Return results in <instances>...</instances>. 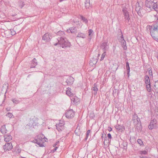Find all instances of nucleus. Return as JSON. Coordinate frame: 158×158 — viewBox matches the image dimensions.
<instances>
[{
    "label": "nucleus",
    "instance_id": "1",
    "mask_svg": "<svg viewBox=\"0 0 158 158\" xmlns=\"http://www.w3.org/2000/svg\"><path fill=\"white\" fill-rule=\"evenodd\" d=\"M58 42L54 44V45L56 46L57 45H60V46L62 48H66L67 47H70V44L69 42L66 38L64 37L60 39H57Z\"/></svg>",
    "mask_w": 158,
    "mask_h": 158
},
{
    "label": "nucleus",
    "instance_id": "2",
    "mask_svg": "<svg viewBox=\"0 0 158 158\" xmlns=\"http://www.w3.org/2000/svg\"><path fill=\"white\" fill-rule=\"evenodd\" d=\"M146 29L148 32H149L151 35L153 36L156 39L155 37V32H158V20L154 25L148 26L146 27Z\"/></svg>",
    "mask_w": 158,
    "mask_h": 158
},
{
    "label": "nucleus",
    "instance_id": "3",
    "mask_svg": "<svg viewBox=\"0 0 158 158\" xmlns=\"http://www.w3.org/2000/svg\"><path fill=\"white\" fill-rule=\"evenodd\" d=\"M70 98L71 101V103L76 105H77L80 101V99L79 98H78L73 94L70 95Z\"/></svg>",
    "mask_w": 158,
    "mask_h": 158
},
{
    "label": "nucleus",
    "instance_id": "4",
    "mask_svg": "<svg viewBox=\"0 0 158 158\" xmlns=\"http://www.w3.org/2000/svg\"><path fill=\"white\" fill-rule=\"evenodd\" d=\"M156 0H146L145 2V6L150 9V10H152L153 6Z\"/></svg>",
    "mask_w": 158,
    "mask_h": 158
},
{
    "label": "nucleus",
    "instance_id": "5",
    "mask_svg": "<svg viewBox=\"0 0 158 158\" xmlns=\"http://www.w3.org/2000/svg\"><path fill=\"white\" fill-rule=\"evenodd\" d=\"M157 121L155 119H153L151 120L149 125L148 126V128L149 129L151 130L154 128H157Z\"/></svg>",
    "mask_w": 158,
    "mask_h": 158
},
{
    "label": "nucleus",
    "instance_id": "6",
    "mask_svg": "<svg viewBox=\"0 0 158 158\" xmlns=\"http://www.w3.org/2000/svg\"><path fill=\"white\" fill-rule=\"evenodd\" d=\"M13 146L11 143H6L3 146V148L5 151L11 150Z\"/></svg>",
    "mask_w": 158,
    "mask_h": 158
},
{
    "label": "nucleus",
    "instance_id": "7",
    "mask_svg": "<svg viewBox=\"0 0 158 158\" xmlns=\"http://www.w3.org/2000/svg\"><path fill=\"white\" fill-rule=\"evenodd\" d=\"M74 115V113L72 110H68L65 114V116L68 118H71L73 117Z\"/></svg>",
    "mask_w": 158,
    "mask_h": 158
},
{
    "label": "nucleus",
    "instance_id": "8",
    "mask_svg": "<svg viewBox=\"0 0 158 158\" xmlns=\"http://www.w3.org/2000/svg\"><path fill=\"white\" fill-rule=\"evenodd\" d=\"M42 140V137H40L37 138V139L34 140L32 142L38 144L40 147H43L44 146L43 143L41 142Z\"/></svg>",
    "mask_w": 158,
    "mask_h": 158
},
{
    "label": "nucleus",
    "instance_id": "9",
    "mask_svg": "<svg viewBox=\"0 0 158 158\" xmlns=\"http://www.w3.org/2000/svg\"><path fill=\"white\" fill-rule=\"evenodd\" d=\"M101 48L103 50V51L106 52L109 48V46L108 44L107 41L102 43L101 45Z\"/></svg>",
    "mask_w": 158,
    "mask_h": 158
},
{
    "label": "nucleus",
    "instance_id": "10",
    "mask_svg": "<svg viewBox=\"0 0 158 158\" xmlns=\"http://www.w3.org/2000/svg\"><path fill=\"white\" fill-rule=\"evenodd\" d=\"M120 31V34L118 35L117 38L119 42L122 43L124 40L123 34L120 29L119 30Z\"/></svg>",
    "mask_w": 158,
    "mask_h": 158
},
{
    "label": "nucleus",
    "instance_id": "11",
    "mask_svg": "<svg viewBox=\"0 0 158 158\" xmlns=\"http://www.w3.org/2000/svg\"><path fill=\"white\" fill-rule=\"evenodd\" d=\"M74 78L72 77H69L66 81V82L68 85H71L72 84L74 81Z\"/></svg>",
    "mask_w": 158,
    "mask_h": 158
},
{
    "label": "nucleus",
    "instance_id": "12",
    "mask_svg": "<svg viewBox=\"0 0 158 158\" xmlns=\"http://www.w3.org/2000/svg\"><path fill=\"white\" fill-rule=\"evenodd\" d=\"M4 140L6 142L10 141L12 139V137L10 135L8 134L4 136Z\"/></svg>",
    "mask_w": 158,
    "mask_h": 158
},
{
    "label": "nucleus",
    "instance_id": "13",
    "mask_svg": "<svg viewBox=\"0 0 158 158\" xmlns=\"http://www.w3.org/2000/svg\"><path fill=\"white\" fill-rule=\"evenodd\" d=\"M92 93L94 95H96L97 93L98 89L97 88V84L96 83L94 84L92 88Z\"/></svg>",
    "mask_w": 158,
    "mask_h": 158
},
{
    "label": "nucleus",
    "instance_id": "14",
    "mask_svg": "<svg viewBox=\"0 0 158 158\" xmlns=\"http://www.w3.org/2000/svg\"><path fill=\"white\" fill-rule=\"evenodd\" d=\"M43 40L45 41V42H48L50 40V37H49V34L48 33H45L42 37Z\"/></svg>",
    "mask_w": 158,
    "mask_h": 158
},
{
    "label": "nucleus",
    "instance_id": "15",
    "mask_svg": "<svg viewBox=\"0 0 158 158\" xmlns=\"http://www.w3.org/2000/svg\"><path fill=\"white\" fill-rule=\"evenodd\" d=\"M144 81L145 84L149 85V84H151L150 79L148 75H146L144 77Z\"/></svg>",
    "mask_w": 158,
    "mask_h": 158
},
{
    "label": "nucleus",
    "instance_id": "16",
    "mask_svg": "<svg viewBox=\"0 0 158 158\" xmlns=\"http://www.w3.org/2000/svg\"><path fill=\"white\" fill-rule=\"evenodd\" d=\"M56 35L58 36H59L60 37H58L57 39H60L61 38H63L64 37V31H59L56 33Z\"/></svg>",
    "mask_w": 158,
    "mask_h": 158
},
{
    "label": "nucleus",
    "instance_id": "17",
    "mask_svg": "<svg viewBox=\"0 0 158 158\" xmlns=\"http://www.w3.org/2000/svg\"><path fill=\"white\" fill-rule=\"evenodd\" d=\"M98 60L94 58H92L89 61V64L90 66H93V65H94L97 63Z\"/></svg>",
    "mask_w": 158,
    "mask_h": 158
},
{
    "label": "nucleus",
    "instance_id": "18",
    "mask_svg": "<svg viewBox=\"0 0 158 158\" xmlns=\"http://www.w3.org/2000/svg\"><path fill=\"white\" fill-rule=\"evenodd\" d=\"M153 88L155 92L158 93V81L155 82Z\"/></svg>",
    "mask_w": 158,
    "mask_h": 158
},
{
    "label": "nucleus",
    "instance_id": "19",
    "mask_svg": "<svg viewBox=\"0 0 158 158\" xmlns=\"http://www.w3.org/2000/svg\"><path fill=\"white\" fill-rule=\"evenodd\" d=\"M1 132L3 134H4L6 132L7 130L6 128L5 125L2 126L0 129Z\"/></svg>",
    "mask_w": 158,
    "mask_h": 158
},
{
    "label": "nucleus",
    "instance_id": "20",
    "mask_svg": "<svg viewBox=\"0 0 158 158\" xmlns=\"http://www.w3.org/2000/svg\"><path fill=\"white\" fill-rule=\"evenodd\" d=\"M142 128L141 124H136L135 129L138 130V131H141Z\"/></svg>",
    "mask_w": 158,
    "mask_h": 158
},
{
    "label": "nucleus",
    "instance_id": "21",
    "mask_svg": "<svg viewBox=\"0 0 158 158\" xmlns=\"http://www.w3.org/2000/svg\"><path fill=\"white\" fill-rule=\"evenodd\" d=\"M142 9H140V8H139V7H135V10L137 12L138 15L140 16H142L141 13Z\"/></svg>",
    "mask_w": 158,
    "mask_h": 158
},
{
    "label": "nucleus",
    "instance_id": "22",
    "mask_svg": "<svg viewBox=\"0 0 158 158\" xmlns=\"http://www.w3.org/2000/svg\"><path fill=\"white\" fill-rule=\"evenodd\" d=\"M135 7H139L140 9H142L143 7V3L141 2H138L135 4Z\"/></svg>",
    "mask_w": 158,
    "mask_h": 158
},
{
    "label": "nucleus",
    "instance_id": "23",
    "mask_svg": "<svg viewBox=\"0 0 158 158\" xmlns=\"http://www.w3.org/2000/svg\"><path fill=\"white\" fill-rule=\"evenodd\" d=\"M69 30L72 33H75L77 32V28L76 27H72L69 28Z\"/></svg>",
    "mask_w": 158,
    "mask_h": 158
},
{
    "label": "nucleus",
    "instance_id": "24",
    "mask_svg": "<svg viewBox=\"0 0 158 158\" xmlns=\"http://www.w3.org/2000/svg\"><path fill=\"white\" fill-rule=\"evenodd\" d=\"M77 37H81L82 38H85V35L84 33L79 32L78 33L77 36Z\"/></svg>",
    "mask_w": 158,
    "mask_h": 158
},
{
    "label": "nucleus",
    "instance_id": "25",
    "mask_svg": "<svg viewBox=\"0 0 158 158\" xmlns=\"http://www.w3.org/2000/svg\"><path fill=\"white\" fill-rule=\"evenodd\" d=\"M126 66L127 69V74H129L130 72V68L129 65V64L128 62H126Z\"/></svg>",
    "mask_w": 158,
    "mask_h": 158
},
{
    "label": "nucleus",
    "instance_id": "26",
    "mask_svg": "<svg viewBox=\"0 0 158 158\" xmlns=\"http://www.w3.org/2000/svg\"><path fill=\"white\" fill-rule=\"evenodd\" d=\"M152 10H158V3L156 1L155 2Z\"/></svg>",
    "mask_w": 158,
    "mask_h": 158
},
{
    "label": "nucleus",
    "instance_id": "27",
    "mask_svg": "<svg viewBox=\"0 0 158 158\" xmlns=\"http://www.w3.org/2000/svg\"><path fill=\"white\" fill-rule=\"evenodd\" d=\"M121 44L123 49L125 50H127V47L126 45V43L125 40H124L123 41Z\"/></svg>",
    "mask_w": 158,
    "mask_h": 158
},
{
    "label": "nucleus",
    "instance_id": "28",
    "mask_svg": "<svg viewBox=\"0 0 158 158\" xmlns=\"http://www.w3.org/2000/svg\"><path fill=\"white\" fill-rule=\"evenodd\" d=\"M151 84H149V85H148L147 84H146V88L147 89V91L148 92H150L152 90V88L151 86Z\"/></svg>",
    "mask_w": 158,
    "mask_h": 158
},
{
    "label": "nucleus",
    "instance_id": "29",
    "mask_svg": "<svg viewBox=\"0 0 158 158\" xmlns=\"http://www.w3.org/2000/svg\"><path fill=\"white\" fill-rule=\"evenodd\" d=\"M64 125V122L63 121H61L60 122V123L58 124H56V127H59V126L60 127L62 128L63 126Z\"/></svg>",
    "mask_w": 158,
    "mask_h": 158
},
{
    "label": "nucleus",
    "instance_id": "30",
    "mask_svg": "<svg viewBox=\"0 0 158 158\" xmlns=\"http://www.w3.org/2000/svg\"><path fill=\"white\" fill-rule=\"evenodd\" d=\"M134 123L135 124H141L140 118L139 117L135 121H134Z\"/></svg>",
    "mask_w": 158,
    "mask_h": 158
},
{
    "label": "nucleus",
    "instance_id": "31",
    "mask_svg": "<svg viewBox=\"0 0 158 158\" xmlns=\"http://www.w3.org/2000/svg\"><path fill=\"white\" fill-rule=\"evenodd\" d=\"M70 88H67V90L66 91V94L68 96L70 97V95L72 94L71 93V92L70 91Z\"/></svg>",
    "mask_w": 158,
    "mask_h": 158
},
{
    "label": "nucleus",
    "instance_id": "32",
    "mask_svg": "<svg viewBox=\"0 0 158 158\" xmlns=\"http://www.w3.org/2000/svg\"><path fill=\"white\" fill-rule=\"evenodd\" d=\"M81 20L82 21H83V22H84L86 24L88 22V20L86 18L82 16H81Z\"/></svg>",
    "mask_w": 158,
    "mask_h": 158
},
{
    "label": "nucleus",
    "instance_id": "33",
    "mask_svg": "<svg viewBox=\"0 0 158 158\" xmlns=\"http://www.w3.org/2000/svg\"><path fill=\"white\" fill-rule=\"evenodd\" d=\"M106 52L103 51V52L102 54L101 57V59H100V61H102L104 59L105 57V56L106 55Z\"/></svg>",
    "mask_w": 158,
    "mask_h": 158
},
{
    "label": "nucleus",
    "instance_id": "34",
    "mask_svg": "<svg viewBox=\"0 0 158 158\" xmlns=\"http://www.w3.org/2000/svg\"><path fill=\"white\" fill-rule=\"evenodd\" d=\"M93 32V31L90 29H89L88 31L89 36V39L90 40L91 39V34Z\"/></svg>",
    "mask_w": 158,
    "mask_h": 158
},
{
    "label": "nucleus",
    "instance_id": "35",
    "mask_svg": "<svg viewBox=\"0 0 158 158\" xmlns=\"http://www.w3.org/2000/svg\"><path fill=\"white\" fill-rule=\"evenodd\" d=\"M138 117V116L137 114H134L133 115L132 120L134 121H135L136 119Z\"/></svg>",
    "mask_w": 158,
    "mask_h": 158
},
{
    "label": "nucleus",
    "instance_id": "36",
    "mask_svg": "<svg viewBox=\"0 0 158 158\" xmlns=\"http://www.w3.org/2000/svg\"><path fill=\"white\" fill-rule=\"evenodd\" d=\"M90 130H89L87 131V132H86V137L85 139V140H87V139L88 136L89 135V134L90 132Z\"/></svg>",
    "mask_w": 158,
    "mask_h": 158
},
{
    "label": "nucleus",
    "instance_id": "37",
    "mask_svg": "<svg viewBox=\"0 0 158 158\" xmlns=\"http://www.w3.org/2000/svg\"><path fill=\"white\" fill-rule=\"evenodd\" d=\"M139 154L141 155H142L143 154L146 155V154H147V152L145 150L141 151H139Z\"/></svg>",
    "mask_w": 158,
    "mask_h": 158
},
{
    "label": "nucleus",
    "instance_id": "38",
    "mask_svg": "<svg viewBox=\"0 0 158 158\" xmlns=\"http://www.w3.org/2000/svg\"><path fill=\"white\" fill-rule=\"evenodd\" d=\"M6 116L9 117L10 118H11L13 116V115L12 113L8 112L6 114Z\"/></svg>",
    "mask_w": 158,
    "mask_h": 158
},
{
    "label": "nucleus",
    "instance_id": "39",
    "mask_svg": "<svg viewBox=\"0 0 158 158\" xmlns=\"http://www.w3.org/2000/svg\"><path fill=\"white\" fill-rule=\"evenodd\" d=\"M124 18L126 20V21L128 23L130 20V18H129V15H127V16L124 17Z\"/></svg>",
    "mask_w": 158,
    "mask_h": 158
},
{
    "label": "nucleus",
    "instance_id": "40",
    "mask_svg": "<svg viewBox=\"0 0 158 158\" xmlns=\"http://www.w3.org/2000/svg\"><path fill=\"white\" fill-rule=\"evenodd\" d=\"M148 74H149L150 76H152V71L151 69V68H149L148 69Z\"/></svg>",
    "mask_w": 158,
    "mask_h": 158
},
{
    "label": "nucleus",
    "instance_id": "41",
    "mask_svg": "<svg viewBox=\"0 0 158 158\" xmlns=\"http://www.w3.org/2000/svg\"><path fill=\"white\" fill-rule=\"evenodd\" d=\"M31 63L34 64L35 65H37V60L35 58H34L32 60Z\"/></svg>",
    "mask_w": 158,
    "mask_h": 158
},
{
    "label": "nucleus",
    "instance_id": "42",
    "mask_svg": "<svg viewBox=\"0 0 158 158\" xmlns=\"http://www.w3.org/2000/svg\"><path fill=\"white\" fill-rule=\"evenodd\" d=\"M12 101L13 102L16 104H17L19 103V100L15 99H12Z\"/></svg>",
    "mask_w": 158,
    "mask_h": 158
},
{
    "label": "nucleus",
    "instance_id": "43",
    "mask_svg": "<svg viewBox=\"0 0 158 158\" xmlns=\"http://www.w3.org/2000/svg\"><path fill=\"white\" fill-rule=\"evenodd\" d=\"M122 126L119 125H117L115 126V128L116 129L119 130L122 129Z\"/></svg>",
    "mask_w": 158,
    "mask_h": 158
},
{
    "label": "nucleus",
    "instance_id": "44",
    "mask_svg": "<svg viewBox=\"0 0 158 158\" xmlns=\"http://www.w3.org/2000/svg\"><path fill=\"white\" fill-rule=\"evenodd\" d=\"M137 142L138 143L140 144V145H143V143L142 140L140 139H138L137 140Z\"/></svg>",
    "mask_w": 158,
    "mask_h": 158
},
{
    "label": "nucleus",
    "instance_id": "45",
    "mask_svg": "<svg viewBox=\"0 0 158 158\" xmlns=\"http://www.w3.org/2000/svg\"><path fill=\"white\" fill-rule=\"evenodd\" d=\"M122 11L123 12V13L128 12L127 8L125 7L123 8Z\"/></svg>",
    "mask_w": 158,
    "mask_h": 158
},
{
    "label": "nucleus",
    "instance_id": "46",
    "mask_svg": "<svg viewBox=\"0 0 158 158\" xmlns=\"http://www.w3.org/2000/svg\"><path fill=\"white\" fill-rule=\"evenodd\" d=\"M122 11L123 12V13L128 12L127 8L125 7L123 8Z\"/></svg>",
    "mask_w": 158,
    "mask_h": 158
},
{
    "label": "nucleus",
    "instance_id": "47",
    "mask_svg": "<svg viewBox=\"0 0 158 158\" xmlns=\"http://www.w3.org/2000/svg\"><path fill=\"white\" fill-rule=\"evenodd\" d=\"M89 116L91 118H94L95 115L93 113H91L89 114Z\"/></svg>",
    "mask_w": 158,
    "mask_h": 158
},
{
    "label": "nucleus",
    "instance_id": "48",
    "mask_svg": "<svg viewBox=\"0 0 158 158\" xmlns=\"http://www.w3.org/2000/svg\"><path fill=\"white\" fill-rule=\"evenodd\" d=\"M24 3L23 2L20 3L19 6L20 7L22 8L24 6Z\"/></svg>",
    "mask_w": 158,
    "mask_h": 158
},
{
    "label": "nucleus",
    "instance_id": "49",
    "mask_svg": "<svg viewBox=\"0 0 158 158\" xmlns=\"http://www.w3.org/2000/svg\"><path fill=\"white\" fill-rule=\"evenodd\" d=\"M85 7L86 9H89V7L90 6V3H88L87 4H85Z\"/></svg>",
    "mask_w": 158,
    "mask_h": 158
},
{
    "label": "nucleus",
    "instance_id": "50",
    "mask_svg": "<svg viewBox=\"0 0 158 158\" xmlns=\"http://www.w3.org/2000/svg\"><path fill=\"white\" fill-rule=\"evenodd\" d=\"M36 65H35V64H33V63H31V67H30V68H35V66H36Z\"/></svg>",
    "mask_w": 158,
    "mask_h": 158
},
{
    "label": "nucleus",
    "instance_id": "51",
    "mask_svg": "<svg viewBox=\"0 0 158 158\" xmlns=\"http://www.w3.org/2000/svg\"><path fill=\"white\" fill-rule=\"evenodd\" d=\"M56 127V129L59 131H62V129H63V127H62V128H61L60 126H59L58 127Z\"/></svg>",
    "mask_w": 158,
    "mask_h": 158
},
{
    "label": "nucleus",
    "instance_id": "52",
    "mask_svg": "<svg viewBox=\"0 0 158 158\" xmlns=\"http://www.w3.org/2000/svg\"><path fill=\"white\" fill-rule=\"evenodd\" d=\"M27 126H29L30 127H31L32 126V123H28L27 125Z\"/></svg>",
    "mask_w": 158,
    "mask_h": 158
},
{
    "label": "nucleus",
    "instance_id": "53",
    "mask_svg": "<svg viewBox=\"0 0 158 158\" xmlns=\"http://www.w3.org/2000/svg\"><path fill=\"white\" fill-rule=\"evenodd\" d=\"M107 137L109 139H111L112 138L111 135L109 133L107 135Z\"/></svg>",
    "mask_w": 158,
    "mask_h": 158
},
{
    "label": "nucleus",
    "instance_id": "54",
    "mask_svg": "<svg viewBox=\"0 0 158 158\" xmlns=\"http://www.w3.org/2000/svg\"><path fill=\"white\" fill-rule=\"evenodd\" d=\"M123 15H124V17H125L126 16H127V15H129V12H127V13H123Z\"/></svg>",
    "mask_w": 158,
    "mask_h": 158
},
{
    "label": "nucleus",
    "instance_id": "55",
    "mask_svg": "<svg viewBox=\"0 0 158 158\" xmlns=\"http://www.w3.org/2000/svg\"><path fill=\"white\" fill-rule=\"evenodd\" d=\"M89 3V0H86L85 2V4H87L88 3Z\"/></svg>",
    "mask_w": 158,
    "mask_h": 158
},
{
    "label": "nucleus",
    "instance_id": "56",
    "mask_svg": "<svg viewBox=\"0 0 158 158\" xmlns=\"http://www.w3.org/2000/svg\"><path fill=\"white\" fill-rule=\"evenodd\" d=\"M78 130H76L75 131V133L77 135H79V133H78Z\"/></svg>",
    "mask_w": 158,
    "mask_h": 158
},
{
    "label": "nucleus",
    "instance_id": "57",
    "mask_svg": "<svg viewBox=\"0 0 158 158\" xmlns=\"http://www.w3.org/2000/svg\"><path fill=\"white\" fill-rule=\"evenodd\" d=\"M153 38L154 40H156L158 41V38H157L155 36V38H156V39H155L154 37H153V36H151Z\"/></svg>",
    "mask_w": 158,
    "mask_h": 158
},
{
    "label": "nucleus",
    "instance_id": "58",
    "mask_svg": "<svg viewBox=\"0 0 158 158\" xmlns=\"http://www.w3.org/2000/svg\"><path fill=\"white\" fill-rule=\"evenodd\" d=\"M108 130L109 131H110L112 130V128L110 127H109Z\"/></svg>",
    "mask_w": 158,
    "mask_h": 158
},
{
    "label": "nucleus",
    "instance_id": "59",
    "mask_svg": "<svg viewBox=\"0 0 158 158\" xmlns=\"http://www.w3.org/2000/svg\"><path fill=\"white\" fill-rule=\"evenodd\" d=\"M59 141H58V142H57L56 143H55V144H54V146H53V147H55L56 146V144H57V143H59Z\"/></svg>",
    "mask_w": 158,
    "mask_h": 158
},
{
    "label": "nucleus",
    "instance_id": "60",
    "mask_svg": "<svg viewBox=\"0 0 158 158\" xmlns=\"http://www.w3.org/2000/svg\"><path fill=\"white\" fill-rule=\"evenodd\" d=\"M139 157L141 158H144V157L142 155H141L139 156Z\"/></svg>",
    "mask_w": 158,
    "mask_h": 158
},
{
    "label": "nucleus",
    "instance_id": "61",
    "mask_svg": "<svg viewBox=\"0 0 158 158\" xmlns=\"http://www.w3.org/2000/svg\"><path fill=\"white\" fill-rule=\"evenodd\" d=\"M56 151V149H55V148H54V149L52 150V151H53V152H54Z\"/></svg>",
    "mask_w": 158,
    "mask_h": 158
},
{
    "label": "nucleus",
    "instance_id": "62",
    "mask_svg": "<svg viewBox=\"0 0 158 158\" xmlns=\"http://www.w3.org/2000/svg\"><path fill=\"white\" fill-rule=\"evenodd\" d=\"M58 148V147H56V148H55V149H56V150H57V149Z\"/></svg>",
    "mask_w": 158,
    "mask_h": 158
},
{
    "label": "nucleus",
    "instance_id": "63",
    "mask_svg": "<svg viewBox=\"0 0 158 158\" xmlns=\"http://www.w3.org/2000/svg\"><path fill=\"white\" fill-rule=\"evenodd\" d=\"M100 56V54H98V57L99 56Z\"/></svg>",
    "mask_w": 158,
    "mask_h": 158
},
{
    "label": "nucleus",
    "instance_id": "64",
    "mask_svg": "<svg viewBox=\"0 0 158 158\" xmlns=\"http://www.w3.org/2000/svg\"><path fill=\"white\" fill-rule=\"evenodd\" d=\"M157 59L158 60V55L157 56Z\"/></svg>",
    "mask_w": 158,
    "mask_h": 158
}]
</instances>
